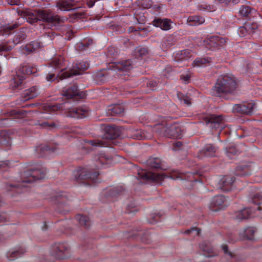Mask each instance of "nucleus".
<instances>
[{
	"label": "nucleus",
	"instance_id": "nucleus-1",
	"mask_svg": "<svg viewBox=\"0 0 262 262\" xmlns=\"http://www.w3.org/2000/svg\"><path fill=\"white\" fill-rule=\"evenodd\" d=\"M18 14L20 16L17 19V21L11 25H6L1 29V35H9L14 29L22 24L25 19L31 24L42 20L48 23L51 27L60 25L65 19L64 17H61L57 15H53L51 11L47 10H39L37 12L30 10H23L19 11Z\"/></svg>",
	"mask_w": 262,
	"mask_h": 262
},
{
	"label": "nucleus",
	"instance_id": "nucleus-2",
	"mask_svg": "<svg viewBox=\"0 0 262 262\" xmlns=\"http://www.w3.org/2000/svg\"><path fill=\"white\" fill-rule=\"evenodd\" d=\"M147 165L155 169H161L162 172H153L145 169L138 170V179L143 180H164L170 179L172 180H188L193 176L191 173H182L177 170L166 171L163 161L159 158L150 157L146 162Z\"/></svg>",
	"mask_w": 262,
	"mask_h": 262
},
{
	"label": "nucleus",
	"instance_id": "nucleus-3",
	"mask_svg": "<svg viewBox=\"0 0 262 262\" xmlns=\"http://www.w3.org/2000/svg\"><path fill=\"white\" fill-rule=\"evenodd\" d=\"M63 63V58L62 57L55 58L49 63L50 67L55 71V73H57V77H58L60 79L81 74L89 67V63L86 61L81 60L74 62L72 68L69 70H65L64 68L61 69Z\"/></svg>",
	"mask_w": 262,
	"mask_h": 262
},
{
	"label": "nucleus",
	"instance_id": "nucleus-4",
	"mask_svg": "<svg viewBox=\"0 0 262 262\" xmlns=\"http://www.w3.org/2000/svg\"><path fill=\"white\" fill-rule=\"evenodd\" d=\"M120 136V130L116 125L106 126L103 137L101 139L84 140L83 148L86 152L94 150L97 147H107L110 145L108 140L117 138Z\"/></svg>",
	"mask_w": 262,
	"mask_h": 262
},
{
	"label": "nucleus",
	"instance_id": "nucleus-5",
	"mask_svg": "<svg viewBox=\"0 0 262 262\" xmlns=\"http://www.w3.org/2000/svg\"><path fill=\"white\" fill-rule=\"evenodd\" d=\"M236 88L237 83L233 77L223 75L217 78L211 92L213 96L222 97L224 95L232 94Z\"/></svg>",
	"mask_w": 262,
	"mask_h": 262
},
{
	"label": "nucleus",
	"instance_id": "nucleus-6",
	"mask_svg": "<svg viewBox=\"0 0 262 262\" xmlns=\"http://www.w3.org/2000/svg\"><path fill=\"white\" fill-rule=\"evenodd\" d=\"M133 68L132 62L130 60H125L119 62H112L109 63L108 66V70L103 69L96 73L95 79L100 82H104L107 80V75L110 71H114L118 73V75H121V73L124 74L125 72H128Z\"/></svg>",
	"mask_w": 262,
	"mask_h": 262
},
{
	"label": "nucleus",
	"instance_id": "nucleus-7",
	"mask_svg": "<svg viewBox=\"0 0 262 262\" xmlns=\"http://www.w3.org/2000/svg\"><path fill=\"white\" fill-rule=\"evenodd\" d=\"M155 129L161 136L168 138H180L182 135L181 127L177 124L169 122L167 118H164L161 123L156 124Z\"/></svg>",
	"mask_w": 262,
	"mask_h": 262
},
{
	"label": "nucleus",
	"instance_id": "nucleus-8",
	"mask_svg": "<svg viewBox=\"0 0 262 262\" xmlns=\"http://www.w3.org/2000/svg\"><path fill=\"white\" fill-rule=\"evenodd\" d=\"M37 69L28 63H24L21 64L16 71V75L10 80L11 88L15 90L21 87L23 80L27 75L36 73Z\"/></svg>",
	"mask_w": 262,
	"mask_h": 262
},
{
	"label": "nucleus",
	"instance_id": "nucleus-9",
	"mask_svg": "<svg viewBox=\"0 0 262 262\" xmlns=\"http://www.w3.org/2000/svg\"><path fill=\"white\" fill-rule=\"evenodd\" d=\"M203 122L210 129L219 131V135L230 134V128L225 125L222 115H210L204 116Z\"/></svg>",
	"mask_w": 262,
	"mask_h": 262
},
{
	"label": "nucleus",
	"instance_id": "nucleus-10",
	"mask_svg": "<svg viewBox=\"0 0 262 262\" xmlns=\"http://www.w3.org/2000/svg\"><path fill=\"white\" fill-rule=\"evenodd\" d=\"M47 169L40 163L20 173V180H41L47 178Z\"/></svg>",
	"mask_w": 262,
	"mask_h": 262
},
{
	"label": "nucleus",
	"instance_id": "nucleus-11",
	"mask_svg": "<svg viewBox=\"0 0 262 262\" xmlns=\"http://www.w3.org/2000/svg\"><path fill=\"white\" fill-rule=\"evenodd\" d=\"M74 180H96L102 179L98 169L79 166L73 171Z\"/></svg>",
	"mask_w": 262,
	"mask_h": 262
},
{
	"label": "nucleus",
	"instance_id": "nucleus-12",
	"mask_svg": "<svg viewBox=\"0 0 262 262\" xmlns=\"http://www.w3.org/2000/svg\"><path fill=\"white\" fill-rule=\"evenodd\" d=\"M50 254L56 259L68 258L71 255L70 246L66 242H56L52 246Z\"/></svg>",
	"mask_w": 262,
	"mask_h": 262
},
{
	"label": "nucleus",
	"instance_id": "nucleus-13",
	"mask_svg": "<svg viewBox=\"0 0 262 262\" xmlns=\"http://www.w3.org/2000/svg\"><path fill=\"white\" fill-rule=\"evenodd\" d=\"M123 192L124 188L122 186L107 188L100 194V199L103 202H112Z\"/></svg>",
	"mask_w": 262,
	"mask_h": 262
},
{
	"label": "nucleus",
	"instance_id": "nucleus-14",
	"mask_svg": "<svg viewBox=\"0 0 262 262\" xmlns=\"http://www.w3.org/2000/svg\"><path fill=\"white\" fill-rule=\"evenodd\" d=\"M51 200L56 204V212L64 214L69 211L66 204V201L68 200V199L66 192L56 193L51 197Z\"/></svg>",
	"mask_w": 262,
	"mask_h": 262
},
{
	"label": "nucleus",
	"instance_id": "nucleus-15",
	"mask_svg": "<svg viewBox=\"0 0 262 262\" xmlns=\"http://www.w3.org/2000/svg\"><path fill=\"white\" fill-rule=\"evenodd\" d=\"M62 93L68 99H71L73 101H78L85 96V93L83 92H80L75 84L64 88Z\"/></svg>",
	"mask_w": 262,
	"mask_h": 262
},
{
	"label": "nucleus",
	"instance_id": "nucleus-16",
	"mask_svg": "<svg viewBox=\"0 0 262 262\" xmlns=\"http://www.w3.org/2000/svg\"><path fill=\"white\" fill-rule=\"evenodd\" d=\"M229 205L228 199L223 195H216L211 199L209 208L211 211L217 212Z\"/></svg>",
	"mask_w": 262,
	"mask_h": 262
},
{
	"label": "nucleus",
	"instance_id": "nucleus-17",
	"mask_svg": "<svg viewBox=\"0 0 262 262\" xmlns=\"http://www.w3.org/2000/svg\"><path fill=\"white\" fill-rule=\"evenodd\" d=\"M35 156L43 157L47 153L56 152L58 150L57 145H51L48 144H40L34 148Z\"/></svg>",
	"mask_w": 262,
	"mask_h": 262
},
{
	"label": "nucleus",
	"instance_id": "nucleus-18",
	"mask_svg": "<svg viewBox=\"0 0 262 262\" xmlns=\"http://www.w3.org/2000/svg\"><path fill=\"white\" fill-rule=\"evenodd\" d=\"M89 114V109L83 105L78 107H71L68 109V116L75 118H83L87 117Z\"/></svg>",
	"mask_w": 262,
	"mask_h": 262
},
{
	"label": "nucleus",
	"instance_id": "nucleus-19",
	"mask_svg": "<svg viewBox=\"0 0 262 262\" xmlns=\"http://www.w3.org/2000/svg\"><path fill=\"white\" fill-rule=\"evenodd\" d=\"M205 42L207 48L214 50L223 47L225 45L226 40L218 36H212L206 40Z\"/></svg>",
	"mask_w": 262,
	"mask_h": 262
},
{
	"label": "nucleus",
	"instance_id": "nucleus-20",
	"mask_svg": "<svg viewBox=\"0 0 262 262\" xmlns=\"http://www.w3.org/2000/svg\"><path fill=\"white\" fill-rule=\"evenodd\" d=\"M40 115H41L40 117V119L36 120L34 125L39 126L40 128L49 130H52L58 127L59 124L57 122L49 120L43 116V113H41Z\"/></svg>",
	"mask_w": 262,
	"mask_h": 262
},
{
	"label": "nucleus",
	"instance_id": "nucleus-21",
	"mask_svg": "<svg viewBox=\"0 0 262 262\" xmlns=\"http://www.w3.org/2000/svg\"><path fill=\"white\" fill-rule=\"evenodd\" d=\"M236 181H211L214 188L223 192H229L234 189Z\"/></svg>",
	"mask_w": 262,
	"mask_h": 262
},
{
	"label": "nucleus",
	"instance_id": "nucleus-22",
	"mask_svg": "<svg viewBox=\"0 0 262 262\" xmlns=\"http://www.w3.org/2000/svg\"><path fill=\"white\" fill-rule=\"evenodd\" d=\"M254 108V103L252 102L235 104L233 111L243 114L251 115Z\"/></svg>",
	"mask_w": 262,
	"mask_h": 262
},
{
	"label": "nucleus",
	"instance_id": "nucleus-23",
	"mask_svg": "<svg viewBox=\"0 0 262 262\" xmlns=\"http://www.w3.org/2000/svg\"><path fill=\"white\" fill-rule=\"evenodd\" d=\"M56 226L59 227V231L66 234H72V232L71 229L72 228L73 223L71 219L61 220L56 222Z\"/></svg>",
	"mask_w": 262,
	"mask_h": 262
},
{
	"label": "nucleus",
	"instance_id": "nucleus-24",
	"mask_svg": "<svg viewBox=\"0 0 262 262\" xmlns=\"http://www.w3.org/2000/svg\"><path fill=\"white\" fill-rule=\"evenodd\" d=\"M254 211V209L252 208H244L239 211L235 212L233 219L239 222L245 220L251 217Z\"/></svg>",
	"mask_w": 262,
	"mask_h": 262
},
{
	"label": "nucleus",
	"instance_id": "nucleus-25",
	"mask_svg": "<svg viewBox=\"0 0 262 262\" xmlns=\"http://www.w3.org/2000/svg\"><path fill=\"white\" fill-rule=\"evenodd\" d=\"M216 151V147L212 144H206L198 154V157L201 159L204 157H214Z\"/></svg>",
	"mask_w": 262,
	"mask_h": 262
},
{
	"label": "nucleus",
	"instance_id": "nucleus-26",
	"mask_svg": "<svg viewBox=\"0 0 262 262\" xmlns=\"http://www.w3.org/2000/svg\"><path fill=\"white\" fill-rule=\"evenodd\" d=\"M76 5L74 0H60L57 3L56 6L61 11H70L79 8L78 6L74 7Z\"/></svg>",
	"mask_w": 262,
	"mask_h": 262
},
{
	"label": "nucleus",
	"instance_id": "nucleus-27",
	"mask_svg": "<svg viewBox=\"0 0 262 262\" xmlns=\"http://www.w3.org/2000/svg\"><path fill=\"white\" fill-rule=\"evenodd\" d=\"M199 247H200V249H201V250L204 252V254L206 257H215V260H217L220 258L218 256H216L215 252L213 251V248H212L211 245L209 242H203L200 244Z\"/></svg>",
	"mask_w": 262,
	"mask_h": 262
},
{
	"label": "nucleus",
	"instance_id": "nucleus-28",
	"mask_svg": "<svg viewBox=\"0 0 262 262\" xmlns=\"http://www.w3.org/2000/svg\"><path fill=\"white\" fill-rule=\"evenodd\" d=\"M25 252H26V250L24 247H16L15 249L8 251L6 253V257L10 261L14 260L20 257Z\"/></svg>",
	"mask_w": 262,
	"mask_h": 262
},
{
	"label": "nucleus",
	"instance_id": "nucleus-29",
	"mask_svg": "<svg viewBox=\"0 0 262 262\" xmlns=\"http://www.w3.org/2000/svg\"><path fill=\"white\" fill-rule=\"evenodd\" d=\"M16 216V212H10L9 213H3L0 214V226H3L5 223L10 221H12V219ZM5 240V236L0 234V244L3 243Z\"/></svg>",
	"mask_w": 262,
	"mask_h": 262
},
{
	"label": "nucleus",
	"instance_id": "nucleus-30",
	"mask_svg": "<svg viewBox=\"0 0 262 262\" xmlns=\"http://www.w3.org/2000/svg\"><path fill=\"white\" fill-rule=\"evenodd\" d=\"M251 166L247 164H242L238 165L234 170V174L241 177L249 176L251 174Z\"/></svg>",
	"mask_w": 262,
	"mask_h": 262
},
{
	"label": "nucleus",
	"instance_id": "nucleus-31",
	"mask_svg": "<svg viewBox=\"0 0 262 262\" xmlns=\"http://www.w3.org/2000/svg\"><path fill=\"white\" fill-rule=\"evenodd\" d=\"M123 111L124 107L122 105L115 104L108 106L106 112L108 116H114L121 114Z\"/></svg>",
	"mask_w": 262,
	"mask_h": 262
},
{
	"label": "nucleus",
	"instance_id": "nucleus-32",
	"mask_svg": "<svg viewBox=\"0 0 262 262\" xmlns=\"http://www.w3.org/2000/svg\"><path fill=\"white\" fill-rule=\"evenodd\" d=\"M38 95V89L36 86H32L24 91L22 94V100L27 101L36 97Z\"/></svg>",
	"mask_w": 262,
	"mask_h": 262
},
{
	"label": "nucleus",
	"instance_id": "nucleus-33",
	"mask_svg": "<svg viewBox=\"0 0 262 262\" xmlns=\"http://www.w3.org/2000/svg\"><path fill=\"white\" fill-rule=\"evenodd\" d=\"M95 160L97 165H101L102 167H105L110 165L112 162V160L110 156H107L104 153H100L95 157Z\"/></svg>",
	"mask_w": 262,
	"mask_h": 262
},
{
	"label": "nucleus",
	"instance_id": "nucleus-34",
	"mask_svg": "<svg viewBox=\"0 0 262 262\" xmlns=\"http://www.w3.org/2000/svg\"><path fill=\"white\" fill-rule=\"evenodd\" d=\"M27 31V29L26 28H21L19 29V30L16 33L15 35L14 36L12 42L15 44V46L16 45L21 43L23 42L26 38V31Z\"/></svg>",
	"mask_w": 262,
	"mask_h": 262
},
{
	"label": "nucleus",
	"instance_id": "nucleus-35",
	"mask_svg": "<svg viewBox=\"0 0 262 262\" xmlns=\"http://www.w3.org/2000/svg\"><path fill=\"white\" fill-rule=\"evenodd\" d=\"M153 24L155 26L159 27L164 30H168L171 28L170 21L167 19H155L153 21Z\"/></svg>",
	"mask_w": 262,
	"mask_h": 262
},
{
	"label": "nucleus",
	"instance_id": "nucleus-36",
	"mask_svg": "<svg viewBox=\"0 0 262 262\" xmlns=\"http://www.w3.org/2000/svg\"><path fill=\"white\" fill-rule=\"evenodd\" d=\"M129 137L136 139L142 140L147 138L145 133L141 129H132L128 131Z\"/></svg>",
	"mask_w": 262,
	"mask_h": 262
},
{
	"label": "nucleus",
	"instance_id": "nucleus-37",
	"mask_svg": "<svg viewBox=\"0 0 262 262\" xmlns=\"http://www.w3.org/2000/svg\"><path fill=\"white\" fill-rule=\"evenodd\" d=\"M205 22L204 17L198 15H192L187 18V24L191 26L200 25Z\"/></svg>",
	"mask_w": 262,
	"mask_h": 262
},
{
	"label": "nucleus",
	"instance_id": "nucleus-38",
	"mask_svg": "<svg viewBox=\"0 0 262 262\" xmlns=\"http://www.w3.org/2000/svg\"><path fill=\"white\" fill-rule=\"evenodd\" d=\"M256 28L255 25H253V27L249 24H246L244 26L239 27L237 30V33L239 36L245 37L248 34L252 33V30Z\"/></svg>",
	"mask_w": 262,
	"mask_h": 262
},
{
	"label": "nucleus",
	"instance_id": "nucleus-39",
	"mask_svg": "<svg viewBox=\"0 0 262 262\" xmlns=\"http://www.w3.org/2000/svg\"><path fill=\"white\" fill-rule=\"evenodd\" d=\"M255 228L253 227H247L243 230L241 232V236L243 239H247L248 240H254V234L255 233Z\"/></svg>",
	"mask_w": 262,
	"mask_h": 262
},
{
	"label": "nucleus",
	"instance_id": "nucleus-40",
	"mask_svg": "<svg viewBox=\"0 0 262 262\" xmlns=\"http://www.w3.org/2000/svg\"><path fill=\"white\" fill-rule=\"evenodd\" d=\"M256 13L255 10L251 7L246 5H243L239 9V13L244 17H251Z\"/></svg>",
	"mask_w": 262,
	"mask_h": 262
},
{
	"label": "nucleus",
	"instance_id": "nucleus-41",
	"mask_svg": "<svg viewBox=\"0 0 262 262\" xmlns=\"http://www.w3.org/2000/svg\"><path fill=\"white\" fill-rule=\"evenodd\" d=\"M41 47L42 45L40 42L37 41H32L25 47L24 51L26 53H29L35 51Z\"/></svg>",
	"mask_w": 262,
	"mask_h": 262
},
{
	"label": "nucleus",
	"instance_id": "nucleus-42",
	"mask_svg": "<svg viewBox=\"0 0 262 262\" xmlns=\"http://www.w3.org/2000/svg\"><path fill=\"white\" fill-rule=\"evenodd\" d=\"M12 141L10 137L6 132L2 131L0 132V146L5 145L7 147L11 145Z\"/></svg>",
	"mask_w": 262,
	"mask_h": 262
},
{
	"label": "nucleus",
	"instance_id": "nucleus-43",
	"mask_svg": "<svg viewBox=\"0 0 262 262\" xmlns=\"http://www.w3.org/2000/svg\"><path fill=\"white\" fill-rule=\"evenodd\" d=\"M76 220L78 222L80 226H82L85 229H87L90 226V220L88 216L85 215H82L81 214H77L76 216Z\"/></svg>",
	"mask_w": 262,
	"mask_h": 262
},
{
	"label": "nucleus",
	"instance_id": "nucleus-44",
	"mask_svg": "<svg viewBox=\"0 0 262 262\" xmlns=\"http://www.w3.org/2000/svg\"><path fill=\"white\" fill-rule=\"evenodd\" d=\"M93 43V40L91 39L84 40L82 42H78L76 45V49L77 50L82 51L86 50L89 49V47Z\"/></svg>",
	"mask_w": 262,
	"mask_h": 262
},
{
	"label": "nucleus",
	"instance_id": "nucleus-45",
	"mask_svg": "<svg viewBox=\"0 0 262 262\" xmlns=\"http://www.w3.org/2000/svg\"><path fill=\"white\" fill-rule=\"evenodd\" d=\"M222 250L224 251V254L228 257V262H243L237 260L235 256L228 250L227 245H222Z\"/></svg>",
	"mask_w": 262,
	"mask_h": 262
},
{
	"label": "nucleus",
	"instance_id": "nucleus-46",
	"mask_svg": "<svg viewBox=\"0 0 262 262\" xmlns=\"http://www.w3.org/2000/svg\"><path fill=\"white\" fill-rule=\"evenodd\" d=\"M239 151L237 146L234 144H231L226 148V154L229 158H232L233 156L238 155Z\"/></svg>",
	"mask_w": 262,
	"mask_h": 262
},
{
	"label": "nucleus",
	"instance_id": "nucleus-47",
	"mask_svg": "<svg viewBox=\"0 0 262 262\" xmlns=\"http://www.w3.org/2000/svg\"><path fill=\"white\" fill-rule=\"evenodd\" d=\"M139 210L137 205L134 200L131 201L129 203L127 204L126 206L125 213L128 214H134Z\"/></svg>",
	"mask_w": 262,
	"mask_h": 262
},
{
	"label": "nucleus",
	"instance_id": "nucleus-48",
	"mask_svg": "<svg viewBox=\"0 0 262 262\" xmlns=\"http://www.w3.org/2000/svg\"><path fill=\"white\" fill-rule=\"evenodd\" d=\"M148 53V50L146 48L138 47L134 51V56L136 58H143Z\"/></svg>",
	"mask_w": 262,
	"mask_h": 262
},
{
	"label": "nucleus",
	"instance_id": "nucleus-49",
	"mask_svg": "<svg viewBox=\"0 0 262 262\" xmlns=\"http://www.w3.org/2000/svg\"><path fill=\"white\" fill-rule=\"evenodd\" d=\"M191 53L189 50H184L176 53V57L175 58H176V57H177L178 60H187V59L191 57Z\"/></svg>",
	"mask_w": 262,
	"mask_h": 262
},
{
	"label": "nucleus",
	"instance_id": "nucleus-50",
	"mask_svg": "<svg viewBox=\"0 0 262 262\" xmlns=\"http://www.w3.org/2000/svg\"><path fill=\"white\" fill-rule=\"evenodd\" d=\"M211 58L209 57L196 58L194 60L193 63L195 67L204 66L207 63H209L211 61Z\"/></svg>",
	"mask_w": 262,
	"mask_h": 262
},
{
	"label": "nucleus",
	"instance_id": "nucleus-51",
	"mask_svg": "<svg viewBox=\"0 0 262 262\" xmlns=\"http://www.w3.org/2000/svg\"><path fill=\"white\" fill-rule=\"evenodd\" d=\"M251 201L252 203L259 205L262 203V193L261 192H257L251 195Z\"/></svg>",
	"mask_w": 262,
	"mask_h": 262
},
{
	"label": "nucleus",
	"instance_id": "nucleus-52",
	"mask_svg": "<svg viewBox=\"0 0 262 262\" xmlns=\"http://www.w3.org/2000/svg\"><path fill=\"white\" fill-rule=\"evenodd\" d=\"M177 97L181 103H183L188 106L191 105V99L188 96L184 95L181 92H178Z\"/></svg>",
	"mask_w": 262,
	"mask_h": 262
},
{
	"label": "nucleus",
	"instance_id": "nucleus-53",
	"mask_svg": "<svg viewBox=\"0 0 262 262\" xmlns=\"http://www.w3.org/2000/svg\"><path fill=\"white\" fill-rule=\"evenodd\" d=\"M20 182V184H18V186H11L12 191H14L16 193H20L23 192L22 189L25 186L26 184H29L32 181H18Z\"/></svg>",
	"mask_w": 262,
	"mask_h": 262
},
{
	"label": "nucleus",
	"instance_id": "nucleus-54",
	"mask_svg": "<svg viewBox=\"0 0 262 262\" xmlns=\"http://www.w3.org/2000/svg\"><path fill=\"white\" fill-rule=\"evenodd\" d=\"M15 46V44L12 42L8 41L4 42L0 45V51H9L12 50Z\"/></svg>",
	"mask_w": 262,
	"mask_h": 262
},
{
	"label": "nucleus",
	"instance_id": "nucleus-55",
	"mask_svg": "<svg viewBox=\"0 0 262 262\" xmlns=\"http://www.w3.org/2000/svg\"><path fill=\"white\" fill-rule=\"evenodd\" d=\"M28 112L24 110H13L11 112V114L15 116V119H21L25 118Z\"/></svg>",
	"mask_w": 262,
	"mask_h": 262
},
{
	"label": "nucleus",
	"instance_id": "nucleus-56",
	"mask_svg": "<svg viewBox=\"0 0 262 262\" xmlns=\"http://www.w3.org/2000/svg\"><path fill=\"white\" fill-rule=\"evenodd\" d=\"M49 111L50 112H55L58 110L65 109L63 104L56 103L53 105H50L48 106Z\"/></svg>",
	"mask_w": 262,
	"mask_h": 262
},
{
	"label": "nucleus",
	"instance_id": "nucleus-57",
	"mask_svg": "<svg viewBox=\"0 0 262 262\" xmlns=\"http://www.w3.org/2000/svg\"><path fill=\"white\" fill-rule=\"evenodd\" d=\"M11 163V161L9 160L0 162V171L7 170L10 167Z\"/></svg>",
	"mask_w": 262,
	"mask_h": 262
},
{
	"label": "nucleus",
	"instance_id": "nucleus-58",
	"mask_svg": "<svg viewBox=\"0 0 262 262\" xmlns=\"http://www.w3.org/2000/svg\"><path fill=\"white\" fill-rule=\"evenodd\" d=\"M193 233H194V235L198 236L200 233V229L196 227H191L190 229L186 230L184 234L190 235Z\"/></svg>",
	"mask_w": 262,
	"mask_h": 262
},
{
	"label": "nucleus",
	"instance_id": "nucleus-59",
	"mask_svg": "<svg viewBox=\"0 0 262 262\" xmlns=\"http://www.w3.org/2000/svg\"><path fill=\"white\" fill-rule=\"evenodd\" d=\"M174 45V41H173V38L172 36L167 37L164 42L163 46H165V48H168Z\"/></svg>",
	"mask_w": 262,
	"mask_h": 262
},
{
	"label": "nucleus",
	"instance_id": "nucleus-60",
	"mask_svg": "<svg viewBox=\"0 0 262 262\" xmlns=\"http://www.w3.org/2000/svg\"><path fill=\"white\" fill-rule=\"evenodd\" d=\"M198 8L201 10H206L208 11H213L215 10L213 6L206 4H200L198 6Z\"/></svg>",
	"mask_w": 262,
	"mask_h": 262
},
{
	"label": "nucleus",
	"instance_id": "nucleus-61",
	"mask_svg": "<svg viewBox=\"0 0 262 262\" xmlns=\"http://www.w3.org/2000/svg\"><path fill=\"white\" fill-rule=\"evenodd\" d=\"M117 49L114 47H109L107 49V56H114L117 54Z\"/></svg>",
	"mask_w": 262,
	"mask_h": 262
},
{
	"label": "nucleus",
	"instance_id": "nucleus-62",
	"mask_svg": "<svg viewBox=\"0 0 262 262\" xmlns=\"http://www.w3.org/2000/svg\"><path fill=\"white\" fill-rule=\"evenodd\" d=\"M141 4L143 8L148 9L152 6V2L151 0H144L141 2Z\"/></svg>",
	"mask_w": 262,
	"mask_h": 262
},
{
	"label": "nucleus",
	"instance_id": "nucleus-63",
	"mask_svg": "<svg viewBox=\"0 0 262 262\" xmlns=\"http://www.w3.org/2000/svg\"><path fill=\"white\" fill-rule=\"evenodd\" d=\"M190 79V75L189 74H182L181 75V79L184 83H188L189 82Z\"/></svg>",
	"mask_w": 262,
	"mask_h": 262
},
{
	"label": "nucleus",
	"instance_id": "nucleus-64",
	"mask_svg": "<svg viewBox=\"0 0 262 262\" xmlns=\"http://www.w3.org/2000/svg\"><path fill=\"white\" fill-rule=\"evenodd\" d=\"M55 73H53L52 71H50L46 76V80L48 81H53L55 79Z\"/></svg>",
	"mask_w": 262,
	"mask_h": 262
}]
</instances>
